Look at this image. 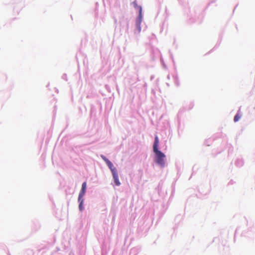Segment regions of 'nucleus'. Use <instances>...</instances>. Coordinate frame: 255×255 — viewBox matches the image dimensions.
<instances>
[{"mask_svg": "<svg viewBox=\"0 0 255 255\" xmlns=\"http://www.w3.org/2000/svg\"><path fill=\"white\" fill-rule=\"evenodd\" d=\"M155 153V162L161 167H164L165 165V155L159 150H153Z\"/></svg>", "mask_w": 255, "mask_h": 255, "instance_id": "obj_1", "label": "nucleus"}, {"mask_svg": "<svg viewBox=\"0 0 255 255\" xmlns=\"http://www.w3.org/2000/svg\"><path fill=\"white\" fill-rule=\"evenodd\" d=\"M112 175L113 176V178H114V182H115V184L117 186H120L121 185V183L119 179V176H118V173L117 171H114L112 173Z\"/></svg>", "mask_w": 255, "mask_h": 255, "instance_id": "obj_2", "label": "nucleus"}, {"mask_svg": "<svg viewBox=\"0 0 255 255\" xmlns=\"http://www.w3.org/2000/svg\"><path fill=\"white\" fill-rule=\"evenodd\" d=\"M158 143H159V140H158V137L157 136H156L155 137V140H154V142L153 146V150H158Z\"/></svg>", "mask_w": 255, "mask_h": 255, "instance_id": "obj_3", "label": "nucleus"}, {"mask_svg": "<svg viewBox=\"0 0 255 255\" xmlns=\"http://www.w3.org/2000/svg\"><path fill=\"white\" fill-rule=\"evenodd\" d=\"M109 168L110 169L112 173H113L114 171H116L117 169L116 167H115L113 164V163L110 161L108 163V164H107Z\"/></svg>", "mask_w": 255, "mask_h": 255, "instance_id": "obj_4", "label": "nucleus"}, {"mask_svg": "<svg viewBox=\"0 0 255 255\" xmlns=\"http://www.w3.org/2000/svg\"><path fill=\"white\" fill-rule=\"evenodd\" d=\"M87 184L86 182L83 183L82 185V188L80 191L85 193L86 190Z\"/></svg>", "mask_w": 255, "mask_h": 255, "instance_id": "obj_5", "label": "nucleus"}, {"mask_svg": "<svg viewBox=\"0 0 255 255\" xmlns=\"http://www.w3.org/2000/svg\"><path fill=\"white\" fill-rule=\"evenodd\" d=\"M241 117V115L237 114L234 117V121L235 122H238Z\"/></svg>", "mask_w": 255, "mask_h": 255, "instance_id": "obj_6", "label": "nucleus"}, {"mask_svg": "<svg viewBox=\"0 0 255 255\" xmlns=\"http://www.w3.org/2000/svg\"><path fill=\"white\" fill-rule=\"evenodd\" d=\"M141 12H142V8H141V7L140 6L139 7V16H138L139 24L140 23L141 20Z\"/></svg>", "mask_w": 255, "mask_h": 255, "instance_id": "obj_7", "label": "nucleus"}, {"mask_svg": "<svg viewBox=\"0 0 255 255\" xmlns=\"http://www.w3.org/2000/svg\"><path fill=\"white\" fill-rule=\"evenodd\" d=\"M85 193L80 191L79 197H78V201H80V198H82Z\"/></svg>", "mask_w": 255, "mask_h": 255, "instance_id": "obj_8", "label": "nucleus"}, {"mask_svg": "<svg viewBox=\"0 0 255 255\" xmlns=\"http://www.w3.org/2000/svg\"><path fill=\"white\" fill-rule=\"evenodd\" d=\"M79 208L80 211H82L83 210V200H82L81 201H79Z\"/></svg>", "mask_w": 255, "mask_h": 255, "instance_id": "obj_9", "label": "nucleus"}, {"mask_svg": "<svg viewBox=\"0 0 255 255\" xmlns=\"http://www.w3.org/2000/svg\"><path fill=\"white\" fill-rule=\"evenodd\" d=\"M101 157H102V159H103L104 161H105V160H106V159H107V158L105 156H102Z\"/></svg>", "mask_w": 255, "mask_h": 255, "instance_id": "obj_10", "label": "nucleus"}, {"mask_svg": "<svg viewBox=\"0 0 255 255\" xmlns=\"http://www.w3.org/2000/svg\"><path fill=\"white\" fill-rule=\"evenodd\" d=\"M105 161L106 162V164H108V163L109 162H110V161L109 159H107L106 160H105Z\"/></svg>", "mask_w": 255, "mask_h": 255, "instance_id": "obj_11", "label": "nucleus"}, {"mask_svg": "<svg viewBox=\"0 0 255 255\" xmlns=\"http://www.w3.org/2000/svg\"><path fill=\"white\" fill-rule=\"evenodd\" d=\"M82 200H83V198H80V201H81Z\"/></svg>", "mask_w": 255, "mask_h": 255, "instance_id": "obj_12", "label": "nucleus"}]
</instances>
